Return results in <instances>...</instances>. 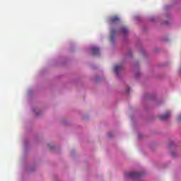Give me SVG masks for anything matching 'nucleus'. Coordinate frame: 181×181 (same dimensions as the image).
I'll return each mask as SVG.
<instances>
[{
	"instance_id": "obj_1",
	"label": "nucleus",
	"mask_w": 181,
	"mask_h": 181,
	"mask_svg": "<svg viewBox=\"0 0 181 181\" xmlns=\"http://www.w3.org/2000/svg\"><path fill=\"white\" fill-rule=\"evenodd\" d=\"M124 176L127 179H138L139 177H141V176H142V173L136 172H130L127 173L124 175Z\"/></svg>"
},
{
	"instance_id": "obj_2",
	"label": "nucleus",
	"mask_w": 181,
	"mask_h": 181,
	"mask_svg": "<svg viewBox=\"0 0 181 181\" xmlns=\"http://www.w3.org/2000/svg\"><path fill=\"white\" fill-rule=\"evenodd\" d=\"M91 50L93 54H95V56H100V54H101V52L100 51V48L98 47H92Z\"/></svg>"
},
{
	"instance_id": "obj_3",
	"label": "nucleus",
	"mask_w": 181,
	"mask_h": 181,
	"mask_svg": "<svg viewBox=\"0 0 181 181\" xmlns=\"http://www.w3.org/2000/svg\"><path fill=\"white\" fill-rule=\"evenodd\" d=\"M109 21L110 23H115L117 22H119V18L117 16H111L110 17Z\"/></svg>"
},
{
	"instance_id": "obj_4",
	"label": "nucleus",
	"mask_w": 181,
	"mask_h": 181,
	"mask_svg": "<svg viewBox=\"0 0 181 181\" xmlns=\"http://www.w3.org/2000/svg\"><path fill=\"white\" fill-rule=\"evenodd\" d=\"M170 117V112H167L164 115L160 116L161 121H166Z\"/></svg>"
},
{
	"instance_id": "obj_5",
	"label": "nucleus",
	"mask_w": 181,
	"mask_h": 181,
	"mask_svg": "<svg viewBox=\"0 0 181 181\" xmlns=\"http://www.w3.org/2000/svg\"><path fill=\"white\" fill-rule=\"evenodd\" d=\"M121 70H122V66L121 65H115V68H114V71L116 74V76H118L119 71H121Z\"/></svg>"
},
{
	"instance_id": "obj_6",
	"label": "nucleus",
	"mask_w": 181,
	"mask_h": 181,
	"mask_svg": "<svg viewBox=\"0 0 181 181\" xmlns=\"http://www.w3.org/2000/svg\"><path fill=\"white\" fill-rule=\"evenodd\" d=\"M116 33H117V30H112L110 31V35H111L110 41L111 42H112L114 40V37H115Z\"/></svg>"
},
{
	"instance_id": "obj_7",
	"label": "nucleus",
	"mask_w": 181,
	"mask_h": 181,
	"mask_svg": "<svg viewBox=\"0 0 181 181\" xmlns=\"http://www.w3.org/2000/svg\"><path fill=\"white\" fill-rule=\"evenodd\" d=\"M121 32L123 35H127L128 33V28L127 27L122 26L121 28Z\"/></svg>"
},
{
	"instance_id": "obj_8",
	"label": "nucleus",
	"mask_w": 181,
	"mask_h": 181,
	"mask_svg": "<svg viewBox=\"0 0 181 181\" xmlns=\"http://www.w3.org/2000/svg\"><path fill=\"white\" fill-rule=\"evenodd\" d=\"M171 155H172L173 158H175V156H176V153L172 152Z\"/></svg>"
},
{
	"instance_id": "obj_9",
	"label": "nucleus",
	"mask_w": 181,
	"mask_h": 181,
	"mask_svg": "<svg viewBox=\"0 0 181 181\" xmlns=\"http://www.w3.org/2000/svg\"><path fill=\"white\" fill-rule=\"evenodd\" d=\"M178 121H181V114L177 117Z\"/></svg>"
},
{
	"instance_id": "obj_10",
	"label": "nucleus",
	"mask_w": 181,
	"mask_h": 181,
	"mask_svg": "<svg viewBox=\"0 0 181 181\" xmlns=\"http://www.w3.org/2000/svg\"><path fill=\"white\" fill-rule=\"evenodd\" d=\"M108 136H109V138H112V134L111 133H109Z\"/></svg>"
},
{
	"instance_id": "obj_11",
	"label": "nucleus",
	"mask_w": 181,
	"mask_h": 181,
	"mask_svg": "<svg viewBox=\"0 0 181 181\" xmlns=\"http://www.w3.org/2000/svg\"><path fill=\"white\" fill-rule=\"evenodd\" d=\"M127 94H129V92H127Z\"/></svg>"
}]
</instances>
